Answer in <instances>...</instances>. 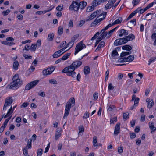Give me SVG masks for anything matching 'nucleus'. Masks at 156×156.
<instances>
[{
    "mask_svg": "<svg viewBox=\"0 0 156 156\" xmlns=\"http://www.w3.org/2000/svg\"><path fill=\"white\" fill-rule=\"evenodd\" d=\"M54 34L53 33H50L48 34L47 39L48 41H51L54 38Z\"/></svg>",
    "mask_w": 156,
    "mask_h": 156,
    "instance_id": "nucleus-21",
    "label": "nucleus"
},
{
    "mask_svg": "<svg viewBox=\"0 0 156 156\" xmlns=\"http://www.w3.org/2000/svg\"><path fill=\"white\" fill-rule=\"evenodd\" d=\"M89 113L88 112L86 111L83 117V119H86L89 117Z\"/></svg>",
    "mask_w": 156,
    "mask_h": 156,
    "instance_id": "nucleus-41",
    "label": "nucleus"
},
{
    "mask_svg": "<svg viewBox=\"0 0 156 156\" xmlns=\"http://www.w3.org/2000/svg\"><path fill=\"white\" fill-rule=\"evenodd\" d=\"M122 49L124 50H126L129 51L132 49V47L130 46L127 45L123 46L122 48Z\"/></svg>",
    "mask_w": 156,
    "mask_h": 156,
    "instance_id": "nucleus-28",
    "label": "nucleus"
},
{
    "mask_svg": "<svg viewBox=\"0 0 156 156\" xmlns=\"http://www.w3.org/2000/svg\"><path fill=\"white\" fill-rule=\"evenodd\" d=\"M78 3L76 1H73L72 4L70 5L69 8L71 10L78 11L79 9Z\"/></svg>",
    "mask_w": 156,
    "mask_h": 156,
    "instance_id": "nucleus-9",
    "label": "nucleus"
},
{
    "mask_svg": "<svg viewBox=\"0 0 156 156\" xmlns=\"http://www.w3.org/2000/svg\"><path fill=\"white\" fill-rule=\"evenodd\" d=\"M62 72L65 73H66V75H68V67H65L63 70Z\"/></svg>",
    "mask_w": 156,
    "mask_h": 156,
    "instance_id": "nucleus-44",
    "label": "nucleus"
},
{
    "mask_svg": "<svg viewBox=\"0 0 156 156\" xmlns=\"http://www.w3.org/2000/svg\"><path fill=\"white\" fill-rule=\"evenodd\" d=\"M55 68L54 67H51L48 68V69L49 72L51 74L54 70Z\"/></svg>",
    "mask_w": 156,
    "mask_h": 156,
    "instance_id": "nucleus-60",
    "label": "nucleus"
},
{
    "mask_svg": "<svg viewBox=\"0 0 156 156\" xmlns=\"http://www.w3.org/2000/svg\"><path fill=\"white\" fill-rule=\"evenodd\" d=\"M68 57V53H67L64 55L63 57L61 58L62 60H65Z\"/></svg>",
    "mask_w": 156,
    "mask_h": 156,
    "instance_id": "nucleus-56",
    "label": "nucleus"
},
{
    "mask_svg": "<svg viewBox=\"0 0 156 156\" xmlns=\"http://www.w3.org/2000/svg\"><path fill=\"white\" fill-rule=\"evenodd\" d=\"M49 81V83L51 84H56L57 83V81L55 79H50Z\"/></svg>",
    "mask_w": 156,
    "mask_h": 156,
    "instance_id": "nucleus-57",
    "label": "nucleus"
},
{
    "mask_svg": "<svg viewBox=\"0 0 156 156\" xmlns=\"http://www.w3.org/2000/svg\"><path fill=\"white\" fill-rule=\"evenodd\" d=\"M129 134L131 139H133L135 137L136 135L135 133H130Z\"/></svg>",
    "mask_w": 156,
    "mask_h": 156,
    "instance_id": "nucleus-64",
    "label": "nucleus"
},
{
    "mask_svg": "<svg viewBox=\"0 0 156 156\" xmlns=\"http://www.w3.org/2000/svg\"><path fill=\"white\" fill-rule=\"evenodd\" d=\"M114 3L112 2V0H109L108 3L106 5L105 8L106 9H107L111 8V7L113 6L112 5Z\"/></svg>",
    "mask_w": 156,
    "mask_h": 156,
    "instance_id": "nucleus-16",
    "label": "nucleus"
},
{
    "mask_svg": "<svg viewBox=\"0 0 156 156\" xmlns=\"http://www.w3.org/2000/svg\"><path fill=\"white\" fill-rule=\"evenodd\" d=\"M86 48L85 45L83 43V41L79 42L76 45L75 49V55H76L83 48Z\"/></svg>",
    "mask_w": 156,
    "mask_h": 156,
    "instance_id": "nucleus-5",
    "label": "nucleus"
},
{
    "mask_svg": "<svg viewBox=\"0 0 156 156\" xmlns=\"http://www.w3.org/2000/svg\"><path fill=\"white\" fill-rule=\"evenodd\" d=\"M118 61L120 62H126V58H121L118 59Z\"/></svg>",
    "mask_w": 156,
    "mask_h": 156,
    "instance_id": "nucleus-52",
    "label": "nucleus"
},
{
    "mask_svg": "<svg viewBox=\"0 0 156 156\" xmlns=\"http://www.w3.org/2000/svg\"><path fill=\"white\" fill-rule=\"evenodd\" d=\"M118 27H116L115 28L113 29L112 30H111L110 31L108 32V34L107 33V38H109L111 36L112 34V33L115 31V30Z\"/></svg>",
    "mask_w": 156,
    "mask_h": 156,
    "instance_id": "nucleus-25",
    "label": "nucleus"
},
{
    "mask_svg": "<svg viewBox=\"0 0 156 156\" xmlns=\"http://www.w3.org/2000/svg\"><path fill=\"white\" fill-rule=\"evenodd\" d=\"M103 2L101 0H95L93 1L92 4L95 6H96Z\"/></svg>",
    "mask_w": 156,
    "mask_h": 156,
    "instance_id": "nucleus-22",
    "label": "nucleus"
},
{
    "mask_svg": "<svg viewBox=\"0 0 156 156\" xmlns=\"http://www.w3.org/2000/svg\"><path fill=\"white\" fill-rule=\"evenodd\" d=\"M1 43L4 44L8 45H12L15 44L13 42H11L8 41H2Z\"/></svg>",
    "mask_w": 156,
    "mask_h": 156,
    "instance_id": "nucleus-35",
    "label": "nucleus"
},
{
    "mask_svg": "<svg viewBox=\"0 0 156 156\" xmlns=\"http://www.w3.org/2000/svg\"><path fill=\"white\" fill-rule=\"evenodd\" d=\"M136 19H133L132 20H131L130 21L128 22L127 23V24L129 25L131 23H132V24H134V25H135L136 23Z\"/></svg>",
    "mask_w": 156,
    "mask_h": 156,
    "instance_id": "nucleus-54",
    "label": "nucleus"
},
{
    "mask_svg": "<svg viewBox=\"0 0 156 156\" xmlns=\"http://www.w3.org/2000/svg\"><path fill=\"white\" fill-rule=\"evenodd\" d=\"M75 105V100L73 97L69 99V110L70 108L73 107Z\"/></svg>",
    "mask_w": 156,
    "mask_h": 156,
    "instance_id": "nucleus-14",
    "label": "nucleus"
},
{
    "mask_svg": "<svg viewBox=\"0 0 156 156\" xmlns=\"http://www.w3.org/2000/svg\"><path fill=\"white\" fill-rule=\"evenodd\" d=\"M19 63L18 61H14L13 64V68L16 70L18 69Z\"/></svg>",
    "mask_w": 156,
    "mask_h": 156,
    "instance_id": "nucleus-18",
    "label": "nucleus"
},
{
    "mask_svg": "<svg viewBox=\"0 0 156 156\" xmlns=\"http://www.w3.org/2000/svg\"><path fill=\"white\" fill-rule=\"evenodd\" d=\"M135 38V36L132 34H130L129 35L126 36L122 38L116 39L114 43V45L117 46L124 44L129 41H132Z\"/></svg>",
    "mask_w": 156,
    "mask_h": 156,
    "instance_id": "nucleus-1",
    "label": "nucleus"
},
{
    "mask_svg": "<svg viewBox=\"0 0 156 156\" xmlns=\"http://www.w3.org/2000/svg\"><path fill=\"white\" fill-rule=\"evenodd\" d=\"M102 33L101 35L100 36V37H99V38H101V39L102 40V39L105 38L106 37H107V32H105L102 31L101 32Z\"/></svg>",
    "mask_w": 156,
    "mask_h": 156,
    "instance_id": "nucleus-33",
    "label": "nucleus"
},
{
    "mask_svg": "<svg viewBox=\"0 0 156 156\" xmlns=\"http://www.w3.org/2000/svg\"><path fill=\"white\" fill-rule=\"evenodd\" d=\"M37 47L36 44H32L31 47V50L32 51H35L36 50V48Z\"/></svg>",
    "mask_w": 156,
    "mask_h": 156,
    "instance_id": "nucleus-55",
    "label": "nucleus"
},
{
    "mask_svg": "<svg viewBox=\"0 0 156 156\" xmlns=\"http://www.w3.org/2000/svg\"><path fill=\"white\" fill-rule=\"evenodd\" d=\"M39 80H36L32 81L27 84L25 87V90H28L33 88L39 82Z\"/></svg>",
    "mask_w": 156,
    "mask_h": 156,
    "instance_id": "nucleus-6",
    "label": "nucleus"
},
{
    "mask_svg": "<svg viewBox=\"0 0 156 156\" xmlns=\"http://www.w3.org/2000/svg\"><path fill=\"white\" fill-rule=\"evenodd\" d=\"M100 22L98 20L97 18H96L95 20L91 24V27H95Z\"/></svg>",
    "mask_w": 156,
    "mask_h": 156,
    "instance_id": "nucleus-27",
    "label": "nucleus"
},
{
    "mask_svg": "<svg viewBox=\"0 0 156 156\" xmlns=\"http://www.w3.org/2000/svg\"><path fill=\"white\" fill-rule=\"evenodd\" d=\"M112 26V25L111 24H108L107 26H106L104 28L102 29L101 31V32L103 31L105 32L106 30H107L109 27H111Z\"/></svg>",
    "mask_w": 156,
    "mask_h": 156,
    "instance_id": "nucleus-49",
    "label": "nucleus"
},
{
    "mask_svg": "<svg viewBox=\"0 0 156 156\" xmlns=\"http://www.w3.org/2000/svg\"><path fill=\"white\" fill-rule=\"evenodd\" d=\"M118 55V52L116 50H113L112 52L111 55L112 57H114Z\"/></svg>",
    "mask_w": 156,
    "mask_h": 156,
    "instance_id": "nucleus-50",
    "label": "nucleus"
},
{
    "mask_svg": "<svg viewBox=\"0 0 156 156\" xmlns=\"http://www.w3.org/2000/svg\"><path fill=\"white\" fill-rule=\"evenodd\" d=\"M82 64L81 61L74 62L69 66V76L73 78L76 77V74L74 71L76 68L80 66Z\"/></svg>",
    "mask_w": 156,
    "mask_h": 156,
    "instance_id": "nucleus-2",
    "label": "nucleus"
},
{
    "mask_svg": "<svg viewBox=\"0 0 156 156\" xmlns=\"http://www.w3.org/2000/svg\"><path fill=\"white\" fill-rule=\"evenodd\" d=\"M105 45V42L104 41H101L99 44L98 48L96 49L95 51H98L99 50V49H101L102 47H104Z\"/></svg>",
    "mask_w": 156,
    "mask_h": 156,
    "instance_id": "nucleus-23",
    "label": "nucleus"
},
{
    "mask_svg": "<svg viewBox=\"0 0 156 156\" xmlns=\"http://www.w3.org/2000/svg\"><path fill=\"white\" fill-rule=\"evenodd\" d=\"M93 139V143L94 146V147L98 146V144H96L98 142V140L97 137L96 136H94V137Z\"/></svg>",
    "mask_w": 156,
    "mask_h": 156,
    "instance_id": "nucleus-32",
    "label": "nucleus"
},
{
    "mask_svg": "<svg viewBox=\"0 0 156 156\" xmlns=\"http://www.w3.org/2000/svg\"><path fill=\"white\" fill-rule=\"evenodd\" d=\"M79 135L81 134L84 131V127L83 126H80L79 127Z\"/></svg>",
    "mask_w": 156,
    "mask_h": 156,
    "instance_id": "nucleus-36",
    "label": "nucleus"
},
{
    "mask_svg": "<svg viewBox=\"0 0 156 156\" xmlns=\"http://www.w3.org/2000/svg\"><path fill=\"white\" fill-rule=\"evenodd\" d=\"M12 106H11L10 108L8 111V112L6 115L4 116V118H6L9 116L13 112V111L12 110Z\"/></svg>",
    "mask_w": 156,
    "mask_h": 156,
    "instance_id": "nucleus-26",
    "label": "nucleus"
},
{
    "mask_svg": "<svg viewBox=\"0 0 156 156\" xmlns=\"http://www.w3.org/2000/svg\"><path fill=\"white\" fill-rule=\"evenodd\" d=\"M149 126L151 129V132L152 133L156 131V128L154 126V124L153 122H149L148 123Z\"/></svg>",
    "mask_w": 156,
    "mask_h": 156,
    "instance_id": "nucleus-11",
    "label": "nucleus"
},
{
    "mask_svg": "<svg viewBox=\"0 0 156 156\" xmlns=\"http://www.w3.org/2000/svg\"><path fill=\"white\" fill-rule=\"evenodd\" d=\"M11 116H10L8 118L6 119L5 120V122H4L2 125H3L4 126H5L6 127V126L7 125L9 121L11 119Z\"/></svg>",
    "mask_w": 156,
    "mask_h": 156,
    "instance_id": "nucleus-48",
    "label": "nucleus"
},
{
    "mask_svg": "<svg viewBox=\"0 0 156 156\" xmlns=\"http://www.w3.org/2000/svg\"><path fill=\"white\" fill-rule=\"evenodd\" d=\"M94 6L93 4L91 6L88 7L87 8L86 11L87 12H91L94 10Z\"/></svg>",
    "mask_w": 156,
    "mask_h": 156,
    "instance_id": "nucleus-34",
    "label": "nucleus"
},
{
    "mask_svg": "<svg viewBox=\"0 0 156 156\" xmlns=\"http://www.w3.org/2000/svg\"><path fill=\"white\" fill-rule=\"evenodd\" d=\"M154 105V102L153 100H151L148 103L147 107L149 108H150L152 107Z\"/></svg>",
    "mask_w": 156,
    "mask_h": 156,
    "instance_id": "nucleus-30",
    "label": "nucleus"
},
{
    "mask_svg": "<svg viewBox=\"0 0 156 156\" xmlns=\"http://www.w3.org/2000/svg\"><path fill=\"white\" fill-rule=\"evenodd\" d=\"M68 46V43L66 44V41H63L61 44L58 47V49H60L61 48H65L66 46L67 47Z\"/></svg>",
    "mask_w": 156,
    "mask_h": 156,
    "instance_id": "nucleus-19",
    "label": "nucleus"
},
{
    "mask_svg": "<svg viewBox=\"0 0 156 156\" xmlns=\"http://www.w3.org/2000/svg\"><path fill=\"white\" fill-rule=\"evenodd\" d=\"M27 148V147H24L23 148V153L24 155L27 156L28 155V151Z\"/></svg>",
    "mask_w": 156,
    "mask_h": 156,
    "instance_id": "nucleus-46",
    "label": "nucleus"
},
{
    "mask_svg": "<svg viewBox=\"0 0 156 156\" xmlns=\"http://www.w3.org/2000/svg\"><path fill=\"white\" fill-rule=\"evenodd\" d=\"M100 14L99 11L97 10L96 11L92 13L91 15L92 16L93 19L95 18L98 15Z\"/></svg>",
    "mask_w": 156,
    "mask_h": 156,
    "instance_id": "nucleus-29",
    "label": "nucleus"
},
{
    "mask_svg": "<svg viewBox=\"0 0 156 156\" xmlns=\"http://www.w3.org/2000/svg\"><path fill=\"white\" fill-rule=\"evenodd\" d=\"M140 1V0H133L132 3L133 4L134 6L137 5Z\"/></svg>",
    "mask_w": 156,
    "mask_h": 156,
    "instance_id": "nucleus-59",
    "label": "nucleus"
},
{
    "mask_svg": "<svg viewBox=\"0 0 156 156\" xmlns=\"http://www.w3.org/2000/svg\"><path fill=\"white\" fill-rule=\"evenodd\" d=\"M131 53V52H122L120 55L121 57H123L126 55H128Z\"/></svg>",
    "mask_w": 156,
    "mask_h": 156,
    "instance_id": "nucleus-39",
    "label": "nucleus"
},
{
    "mask_svg": "<svg viewBox=\"0 0 156 156\" xmlns=\"http://www.w3.org/2000/svg\"><path fill=\"white\" fill-rule=\"evenodd\" d=\"M120 123H117L116 125L114 133V134L115 135H118V134L120 133Z\"/></svg>",
    "mask_w": 156,
    "mask_h": 156,
    "instance_id": "nucleus-10",
    "label": "nucleus"
},
{
    "mask_svg": "<svg viewBox=\"0 0 156 156\" xmlns=\"http://www.w3.org/2000/svg\"><path fill=\"white\" fill-rule=\"evenodd\" d=\"M122 21V18L121 17H120L118 18L116 20H115L112 24V26L116 24H119L121 23Z\"/></svg>",
    "mask_w": 156,
    "mask_h": 156,
    "instance_id": "nucleus-17",
    "label": "nucleus"
},
{
    "mask_svg": "<svg viewBox=\"0 0 156 156\" xmlns=\"http://www.w3.org/2000/svg\"><path fill=\"white\" fill-rule=\"evenodd\" d=\"M134 58V56L133 55H130L127 58H126V59L127 62H131L133 61Z\"/></svg>",
    "mask_w": 156,
    "mask_h": 156,
    "instance_id": "nucleus-20",
    "label": "nucleus"
},
{
    "mask_svg": "<svg viewBox=\"0 0 156 156\" xmlns=\"http://www.w3.org/2000/svg\"><path fill=\"white\" fill-rule=\"evenodd\" d=\"M84 73L86 75L89 74L90 72V68L89 66H85L84 69Z\"/></svg>",
    "mask_w": 156,
    "mask_h": 156,
    "instance_id": "nucleus-24",
    "label": "nucleus"
},
{
    "mask_svg": "<svg viewBox=\"0 0 156 156\" xmlns=\"http://www.w3.org/2000/svg\"><path fill=\"white\" fill-rule=\"evenodd\" d=\"M43 150L40 148L37 150V156H41L42 154Z\"/></svg>",
    "mask_w": 156,
    "mask_h": 156,
    "instance_id": "nucleus-43",
    "label": "nucleus"
},
{
    "mask_svg": "<svg viewBox=\"0 0 156 156\" xmlns=\"http://www.w3.org/2000/svg\"><path fill=\"white\" fill-rule=\"evenodd\" d=\"M106 14L104 13H103L100 14L97 17V18L98 19V20L100 22L101 21H102L105 17Z\"/></svg>",
    "mask_w": 156,
    "mask_h": 156,
    "instance_id": "nucleus-15",
    "label": "nucleus"
},
{
    "mask_svg": "<svg viewBox=\"0 0 156 156\" xmlns=\"http://www.w3.org/2000/svg\"><path fill=\"white\" fill-rule=\"evenodd\" d=\"M117 117L111 118L110 120V123L114 124V122H117Z\"/></svg>",
    "mask_w": 156,
    "mask_h": 156,
    "instance_id": "nucleus-42",
    "label": "nucleus"
},
{
    "mask_svg": "<svg viewBox=\"0 0 156 156\" xmlns=\"http://www.w3.org/2000/svg\"><path fill=\"white\" fill-rule=\"evenodd\" d=\"M67 48V46H66L65 48H63L60 49V50H58L57 51H56L53 54V55H52L53 58H57L60 57L66 51H67L68 50H67L64 51Z\"/></svg>",
    "mask_w": 156,
    "mask_h": 156,
    "instance_id": "nucleus-7",
    "label": "nucleus"
},
{
    "mask_svg": "<svg viewBox=\"0 0 156 156\" xmlns=\"http://www.w3.org/2000/svg\"><path fill=\"white\" fill-rule=\"evenodd\" d=\"M115 106L113 105H110L108 108V111H111L112 110L115 109Z\"/></svg>",
    "mask_w": 156,
    "mask_h": 156,
    "instance_id": "nucleus-45",
    "label": "nucleus"
},
{
    "mask_svg": "<svg viewBox=\"0 0 156 156\" xmlns=\"http://www.w3.org/2000/svg\"><path fill=\"white\" fill-rule=\"evenodd\" d=\"M156 59V57H152L148 61V65H149L152 62L154 61Z\"/></svg>",
    "mask_w": 156,
    "mask_h": 156,
    "instance_id": "nucleus-58",
    "label": "nucleus"
},
{
    "mask_svg": "<svg viewBox=\"0 0 156 156\" xmlns=\"http://www.w3.org/2000/svg\"><path fill=\"white\" fill-rule=\"evenodd\" d=\"M87 4V2L83 1L78 3L79 9H84L86 7Z\"/></svg>",
    "mask_w": 156,
    "mask_h": 156,
    "instance_id": "nucleus-12",
    "label": "nucleus"
},
{
    "mask_svg": "<svg viewBox=\"0 0 156 156\" xmlns=\"http://www.w3.org/2000/svg\"><path fill=\"white\" fill-rule=\"evenodd\" d=\"M12 102L13 100L12 97L7 98L5 100V102L3 108V110L5 111L6 110L7 107L11 105Z\"/></svg>",
    "mask_w": 156,
    "mask_h": 156,
    "instance_id": "nucleus-8",
    "label": "nucleus"
},
{
    "mask_svg": "<svg viewBox=\"0 0 156 156\" xmlns=\"http://www.w3.org/2000/svg\"><path fill=\"white\" fill-rule=\"evenodd\" d=\"M12 82H11L9 86L11 89H14L18 88L20 85V80L19 78V75L16 74L12 78Z\"/></svg>",
    "mask_w": 156,
    "mask_h": 156,
    "instance_id": "nucleus-3",
    "label": "nucleus"
},
{
    "mask_svg": "<svg viewBox=\"0 0 156 156\" xmlns=\"http://www.w3.org/2000/svg\"><path fill=\"white\" fill-rule=\"evenodd\" d=\"M123 117L124 119H127L129 117V115L128 112L124 113H123Z\"/></svg>",
    "mask_w": 156,
    "mask_h": 156,
    "instance_id": "nucleus-47",
    "label": "nucleus"
},
{
    "mask_svg": "<svg viewBox=\"0 0 156 156\" xmlns=\"http://www.w3.org/2000/svg\"><path fill=\"white\" fill-rule=\"evenodd\" d=\"M10 12V10L7 9L6 11H3L2 12V14L3 16H5L7 15Z\"/></svg>",
    "mask_w": 156,
    "mask_h": 156,
    "instance_id": "nucleus-53",
    "label": "nucleus"
},
{
    "mask_svg": "<svg viewBox=\"0 0 156 156\" xmlns=\"http://www.w3.org/2000/svg\"><path fill=\"white\" fill-rule=\"evenodd\" d=\"M63 28L61 26H59L58 28V33L59 35H61L63 33Z\"/></svg>",
    "mask_w": 156,
    "mask_h": 156,
    "instance_id": "nucleus-37",
    "label": "nucleus"
},
{
    "mask_svg": "<svg viewBox=\"0 0 156 156\" xmlns=\"http://www.w3.org/2000/svg\"><path fill=\"white\" fill-rule=\"evenodd\" d=\"M79 37L78 34H76L74 35L71 38V41L75 42Z\"/></svg>",
    "mask_w": 156,
    "mask_h": 156,
    "instance_id": "nucleus-40",
    "label": "nucleus"
},
{
    "mask_svg": "<svg viewBox=\"0 0 156 156\" xmlns=\"http://www.w3.org/2000/svg\"><path fill=\"white\" fill-rule=\"evenodd\" d=\"M43 75H48L50 74L51 73L49 72L48 68L47 69L44 70L42 72Z\"/></svg>",
    "mask_w": 156,
    "mask_h": 156,
    "instance_id": "nucleus-38",
    "label": "nucleus"
},
{
    "mask_svg": "<svg viewBox=\"0 0 156 156\" xmlns=\"http://www.w3.org/2000/svg\"><path fill=\"white\" fill-rule=\"evenodd\" d=\"M119 37H122L123 35H127L128 34V31H126L125 29H122L119 31Z\"/></svg>",
    "mask_w": 156,
    "mask_h": 156,
    "instance_id": "nucleus-13",
    "label": "nucleus"
},
{
    "mask_svg": "<svg viewBox=\"0 0 156 156\" xmlns=\"http://www.w3.org/2000/svg\"><path fill=\"white\" fill-rule=\"evenodd\" d=\"M41 45V40L39 39L37 40L36 45V46L40 47Z\"/></svg>",
    "mask_w": 156,
    "mask_h": 156,
    "instance_id": "nucleus-61",
    "label": "nucleus"
},
{
    "mask_svg": "<svg viewBox=\"0 0 156 156\" xmlns=\"http://www.w3.org/2000/svg\"><path fill=\"white\" fill-rule=\"evenodd\" d=\"M118 152L119 154H121L123 151V147H119L118 148Z\"/></svg>",
    "mask_w": 156,
    "mask_h": 156,
    "instance_id": "nucleus-62",
    "label": "nucleus"
},
{
    "mask_svg": "<svg viewBox=\"0 0 156 156\" xmlns=\"http://www.w3.org/2000/svg\"><path fill=\"white\" fill-rule=\"evenodd\" d=\"M93 19V18L92 17L91 15L89 16L86 19V21H91Z\"/></svg>",
    "mask_w": 156,
    "mask_h": 156,
    "instance_id": "nucleus-63",
    "label": "nucleus"
},
{
    "mask_svg": "<svg viewBox=\"0 0 156 156\" xmlns=\"http://www.w3.org/2000/svg\"><path fill=\"white\" fill-rule=\"evenodd\" d=\"M32 141V139H28V142L27 144V146L25 147H27L28 149L31 148Z\"/></svg>",
    "mask_w": 156,
    "mask_h": 156,
    "instance_id": "nucleus-31",
    "label": "nucleus"
},
{
    "mask_svg": "<svg viewBox=\"0 0 156 156\" xmlns=\"http://www.w3.org/2000/svg\"><path fill=\"white\" fill-rule=\"evenodd\" d=\"M85 21L84 20H82L79 21V24L77 25L78 27H80L83 26L85 23Z\"/></svg>",
    "mask_w": 156,
    "mask_h": 156,
    "instance_id": "nucleus-51",
    "label": "nucleus"
},
{
    "mask_svg": "<svg viewBox=\"0 0 156 156\" xmlns=\"http://www.w3.org/2000/svg\"><path fill=\"white\" fill-rule=\"evenodd\" d=\"M68 115V102H67L66 105V106L65 112L63 117V122L64 123L63 125L64 128L67 127V116Z\"/></svg>",
    "mask_w": 156,
    "mask_h": 156,
    "instance_id": "nucleus-4",
    "label": "nucleus"
}]
</instances>
